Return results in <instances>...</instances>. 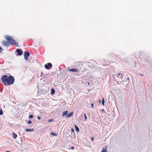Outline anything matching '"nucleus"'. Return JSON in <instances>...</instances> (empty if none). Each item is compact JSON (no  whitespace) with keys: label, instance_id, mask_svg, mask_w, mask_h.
Returning a JSON list of instances; mask_svg holds the SVG:
<instances>
[{"label":"nucleus","instance_id":"f257e3e1","mask_svg":"<svg viewBox=\"0 0 152 152\" xmlns=\"http://www.w3.org/2000/svg\"><path fill=\"white\" fill-rule=\"evenodd\" d=\"M1 79L2 82L5 86H8L12 84L14 81V78L12 76L8 77L7 75H4L2 77Z\"/></svg>","mask_w":152,"mask_h":152},{"label":"nucleus","instance_id":"f03ea898","mask_svg":"<svg viewBox=\"0 0 152 152\" xmlns=\"http://www.w3.org/2000/svg\"><path fill=\"white\" fill-rule=\"evenodd\" d=\"M5 38L8 41V42L5 41H3L2 44L3 45L8 46L9 45V43H10L12 45H14L16 46H18V44L11 37L8 35H7L5 37Z\"/></svg>","mask_w":152,"mask_h":152},{"label":"nucleus","instance_id":"7ed1b4c3","mask_svg":"<svg viewBox=\"0 0 152 152\" xmlns=\"http://www.w3.org/2000/svg\"><path fill=\"white\" fill-rule=\"evenodd\" d=\"M79 66L77 68L78 69H68V70L69 71L72 72H78L80 71V69H81L82 66V64L81 62H79Z\"/></svg>","mask_w":152,"mask_h":152},{"label":"nucleus","instance_id":"20e7f679","mask_svg":"<svg viewBox=\"0 0 152 152\" xmlns=\"http://www.w3.org/2000/svg\"><path fill=\"white\" fill-rule=\"evenodd\" d=\"M24 56L25 59L26 60H28V56H29L30 54L29 53L27 52L26 51H25L24 53Z\"/></svg>","mask_w":152,"mask_h":152},{"label":"nucleus","instance_id":"39448f33","mask_svg":"<svg viewBox=\"0 0 152 152\" xmlns=\"http://www.w3.org/2000/svg\"><path fill=\"white\" fill-rule=\"evenodd\" d=\"M52 65V64L50 63H48L47 65H45V67L47 69H49L50 67H51Z\"/></svg>","mask_w":152,"mask_h":152},{"label":"nucleus","instance_id":"423d86ee","mask_svg":"<svg viewBox=\"0 0 152 152\" xmlns=\"http://www.w3.org/2000/svg\"><path fill=\"white\" fill-rule=\"evenodd\" d=\"M16 52L19 55H21L22 54V51L19 49H17L16 50Z\"/></svg>","mask_w":152,"mask_h":152},{"label":"nucleus","instance_id":"0eeeda50","mask_svg":"<svg viewBox=\"0 0 152 152\" xmlns=\"http://www.w3.org/2000/svg\"><path fill=\"white\" fill-rule=\"evenodd\" d=\"M72 114L73 113L72 112L68 113L66 115V117L68 118L72 116Z\"/></svg>","mask_w":152,"mask_h":152},{"label":"nucleus","instance_id":"6e6552de","mask_svg":"<svg viewBox=\"0 0 152 152\" xmlns=\"http://www.w3.org/2000/svg\"><path fill=\"white\" fill-rule=\"evenodd\" d=\"M34 131L33 129H25V131L26 132H31L32 131Z\"/></svg>","mask_w":152,"mask_h":152},{"label":"nucleus","instance_id":"1a4fd4ad","mask_svg":"<svg viewBox=\"0 0 152 152\" xmlns=\"http://www.w3.org/2000/svg\"><path fill=\"white\" fill-rule=\"evenodd\" d=\"M67 112H68L67 111H66L63 112H62V116H64L66 115Z\"/></svg>","mask_w":152,"mask_h":152},{"label":"nucleus","instance_id":"9d476101","mask_svg":"<svg viewBox=\"0 0 152 152\" xmlns=\"http://www.w3.org/2000/svg\"><path fill=\"white\" fill-rule=\"evenodd\" d=\"M12 134H13V138L15 139L17 137V134H15L14 132H13Z\"/></svg>","mask_w":152,"mask_h":152},{"label":"nucleus","instance_id":"9b49d317","mask_svg":"<svg viewBox=\"0 0 152 152\" xmlns=\"http://www.w3.org/2000/svg\"><path fill=\"white\" fill-rule=\"evenodd\" d=\"M101 152H107L106 148L104 147L103 148Z\"/></svg>","mask_w":152,"mask_h":152},{"label":"nucleus","instance_id":"f8f14e48","mask_svg":"<svg viewBox=\"0 0 152 152\" xmlns=\"http://www.w3.org/2000/svg\"><path fill=\"white\" fill-rule=\"evenodd\" d=\"M51 94L52 95H53L54 94L55 92L54 90L53 89H51Z\"/></svg>","mask_w":152,"mask_h":152},{"label":"nucleus","instance_id":"ddd939ff","mask_svg":"<svg viewBox=\"0 0 152 152\" xmlns=\"http://www.w3.org/2000/svg\"><path fill=\"white\" fill-rule=\"evenodd\" d=\"M75 126L76 130L77 131H79V128L77 127V126L76 125H75Z\"/></svg>","mask_w":152,"mask_h":152},{"label":"nucleus","instance_id":"4468645a","mask_svg":"<svg viewBox=\"0 0 152 152\" xmlns=\"http://www.w3.org/2000/svg\"><path fill=\"white\" fill-rule=\"evenodd\" d=\"M50 134L52 135H53L54 136H56V133H53V132H51L50 133Z\"/></svg>","mask_w":152,"mask_h":152},{"label":"nucleus","instance_id":"2eb2a0df","mask_svg":"<svg viewBox=\"0 0 152 152\" xmlns=\"http://www.w3.org/2000/svg\"><path fill=\"white\" fill-rule=\"evenodd\" d=\"M3 114V111H2V109L1 108V109L0 110V115H1Z\"/></svg>","mask_w":152,"mask_h":152},{"label":"nucleus","instance_id":"dca6fc26","mask_svg":"<svg viewBox=\"0 0 152 152\" xmlns=\"http://www.w3.org/2000/svg\"><path fill=\"white\" fill-rule=\"evenodd\" d=\"M102 104H103V105H104V98H103L102 100Z\"/></svg>","mask_w":152,"mask_h":152},{"label":"nucleus","instance_id":"f3484780","mask_svg":"<svg viewBox=\"0 0 152 152\" xmlns=\"http://www.w3.org/2000/svg\"><path fill=\"white\" fill-rule=\"evenodd\" d=\"M33 116L32 115H30L29 116V118H33Z\"/></svg>","mask_w":152,"mask_h":152},{"label":"nucleus","instance_id":"a211bd4d","mask_svg":"<svg viewBox=\"0 0 152 152\" xmlns=\"http://www.w3.org/2000/svg\"><path fill=\"white\" fill-rule=\"evenodd\" d=\"M53 121V119H49L48 120V122H50Z\"/></svg>","mask_w":152,"mask_h":152},{"label":"nucleus","instance_id":"6ab92c4d","mask_svg":"<svg viewBox=\"0 0 152 152\" xmlns=\"http://www.w3.org/2000/svg\"><path fill=\"white\" fill-rule=\"evenodd\" d=\"M32 123V122L31 121H28V124H31Z\"/></svg>","mask_w":152,"mask_h":152},{"label":"nucleus","instance_id":"aec40b11","mask_svg":"<svg viewBox=\"0 0 152 152\" xmlns=\"http://www.w3.org/2000/svg\"><path fill=\"white\" fill-rule=\"evenodd\" d=\"M84 116H85V120H86V118H87V116H86V114H84Z\"/></svg>","mask_w":152,"mask_h":152},{"label":"nucleus","instance_id":"412c9836","mask_svg":"<svg viewBox=\"0 0 152 152\" xmlns=\"http://www.w3.org/2000/svg\"><path fill=\"white\" fill-rule=\"evenodd\" d=\"M91 107H92L93 108H94V104L92 103L91 104Z\"/></svg>","mask_w":152,"mask_h":152},{"label":"nucleus","instance_id":"4be33fe9","mask_svg":"<svg viewBox=\"0 0 152 152\" xmlns=\"http://www.w3.org/2000/svg\"><path fill=\"white\" fill-rule=\"evenodd\" d=\"M37 118H38V120H40V119H41L40 117H39V116H37Z\"/></svg>","mask_w":152,"mask_h":152},{"label":"nucleus","instance_id":"5701e85b","mask_svg":"<svg viewBox=\"0 0 152 152\" xmlns=\"http://www.w3.org/2000/svg\"><path fill=\"white\" fill-rule=\"evenodd\" d=\"M2 48L0 47V53L1 52Z\"/></svg>","mask_w":152,"mask_h":152},{"label":"nucleus","instance_id":"b1692460","mask_svg":"<svg viewBox=\"0 0 152 152\" xmlns=\"http://www.w3.org/2000/svg\"><path fill=\"white\" fill-rule=\"evenodd\" d=\"M91 139L92 141H93L94 140V138L92 137Z\"/></svg>","mask_w":152,"mask_h":152},{"label":"nucleus","instance_id":"393cba45","mask_svg":"<svg viewBox=\"0 0 152 152\" xmlns=\"http://www.w3.org/2000/svg\"><path fill=\"white\" fill-rule=\"evenodd\" d=\"M71 148L72 149H74V148L73 147H72Z\"/></svg>","mask_w":152,"mask_h":152},{"label":"nucleus","instance_id":"a878e982","mask_svg":"<svg viewBox=\"0 0 152 152\" xmlns=\"http://www.w3.org/2000/svg\"><path fill=\"white\" fill-rule=\"evenodd\" d=\"M117 75H118V76L120 75V73H118L117 74Z\"/></svg>","mask_w":152,"mask_h":152},{"label":"nucleus","instance_id":"bb28decb","mask_svg":"<svg viewBox=\"0 0 152 152\" xmlns=\"http://www.w3.org/2000/svg\"><path fill=\"white\" fill-rule=\"evenodd\" d=\"M99 103H101V100H99Z\"/></svg>","mask_w":152,"mask_h":152},{"label":"nucleus","instance_id":"cd10ccee","mask_svg":"<svg viewBox=\"0 0 152 152\" xmlns=\"http://www.w3.org/2000/svg\"><path fill=\"white\" fill-rule=\"evenodd\" d=\"M102 111H104V109H102Z\"/></svg>","mask_w":152,"mask_h":152},{"label":"nucleus","instance_id":"c85d7f7f","mask_svg":"<svg viewBox=\"0 0 152 152\" xmlns=\"http://www.w3.org/2000/svg\"><path fill=\"white\" fill-rule=\"evenodd\" d=\"M72 131H74V130H73V129H72Z\"/></svg>","mask_w":152,"mask_h":152},{"label":"nucleus","instance_id":"c756f323","mask_svg":"<svg viewBox=\"0 0 152 152\" xmlns=\"http://www.w3.org/2000/svg\"><path fill=\"white\" fill-rule=\"evenodd\" d=\"M88 85H90L89 83H88Z\"/></svg>","mask_w":152,"mask_h":152},{"label":"nucleus","instance_id":"7c9ffc66","mask_svg":"<svg viewBox=\"0 0 152 152\" xmlns=\"http://www.w3.org/2000/svg\"><path fill=\"white\" fill-rule=\"evenodd\" d=\"M151 67H152V64L151 65Z\"/></svg>","mask_w":152,"mask_h":152}]
</instances>
